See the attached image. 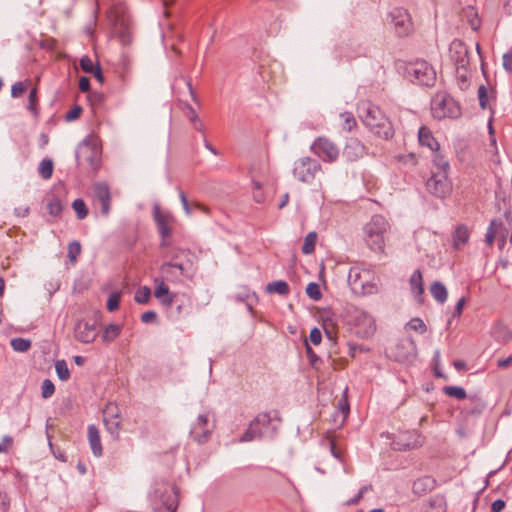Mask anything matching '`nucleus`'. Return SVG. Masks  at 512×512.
<instances>
[{
  "label": "nucleus",
  "mask_w": 512,
  "mask_h": 512,
  "mask_svg": "<svg viewBox=\"0 0 512 512\" xmlns=\"http://www.w3.org/2000/svg\"><path fill=\"white\" fill-rule=\"evenodd\" d=\"M357 113L362 123L377 137L389 140L394 136V128L389 118L371 102H360Z\"/></svg>",
  "instance_id": "f257e3e1"
},
{
  "label": "nucleus",
  "mask_w": 512,
  "mask_h": 512,
  "mask_svg": "<svg viewBox=\"0 0 512 512\" xmlns=\"http://www.w3.org/2000/svg\"><path fill=\"white\" fill-rule=\"evenodd\" d=\"M345 324L357 337L362 339L372 337L377 330L374 316L359 307H350L347 309Z\"/></svg>",
  "instance_id": "f03ea898"
},
{
  "label": "nucleus",
  "mask_w": 512,
  "mask_h": 512,
  "mask_svg": "<svg viewBox=\"0 0 512 512\" xmlns=\"http://www.w3.org/2000/svg\"><path fill=\"white\" fill-rule=\"evenodd\" d=\"M390 230L389 222L381 215H375L364 226V239L374 252H385V234Z\"/></svg>",
  "instance_id": "7ed1b4c3"
},
{
  "label": "nucleus",
  "mask_w": 512,
  "mask_h": 512,
  "mask_svg": "<svg viewBox=\"0 0 512 512\" xmlns=\"http://www.w3.org/2000/svg\"><path fill=\"white\" fill-rule=\"evenodd\" d=\"M152 497L156 512H161L162 508L168 512L177 511L179 499L178 488L175 485H169L163 481L157 482Z\"/></svg>",
  "instance_id": "20e7f679"
},
{
  "label": "nucleus",
  "mask_w": 512,
  "mask_h": 512,
  "mask_svg": "<svg viewBox=\"0 0 512 512\" xmlns=\"http://www.w3.org/2000/svg\"><path fill=\"white\" fill-rule=\"evenodd\" d=\"M431 113L438 120L458 118L461 115V108L449 94L438 92L431 101Z\"/></svg>",
  "instance_id": "39448f33"
},
{
  "label": "nucleus",
  "mask_w": 512,
  "mask_h": 512,
  "mask_svg": "<svg viewBox=\"0 0 512 512\" xmlns=\"http://www.w3.org/2000/svg\"><path fill=\"white\" fill-rule=\"evenodd\" d=\"M406 75L412 82L424 86H433L436 81V72L425 60H416L406 66Z\"/></svg>",
  "instance_id": "423d86ee"
},
{
  "label": "nucleus",
  "mask_w": 512,
  "mask_h": 512,
  "mask_svg": "<svg viewBox=\"0 0 512 512\" xmlns=\"http://www.w3.org/2000/svg\"><path fill=\"white\" fill-rule=\"evenodd\" d=\"M153 217L161 237L160 247H170L173 225L175 224L174 216L169 212L161 210L159 206H155Z\"/></svg>",
  "instance_id": "0eeeda50"
},
{
  "label": "nucleus",
  "mask_w": 512,
  "mask_h": 512,
  "mask_svg": "<svg viewBox=\"0 0 512 512\" xmlns=\"http://www.w3.org/2000/svg\"><path fill=\"white\" fill-rule=\"evenodd\" d=\"M312 152L324 162H335L340 155L339 147L331 139L321 136L314 140L311 145Z\"/></svg>",
  "instance_id": "6e6552de"
},
{
  "label": "nucleus",
  "mask_w": 512,
  "mask_h": 512,
  "mask_svg": "<svg viewBox=\"0 0 512 512\" xmlns=\"http://www.w3.org/2000/svg\"><path fill=\"white\" fill-rule=\"evenodd\" d=\"M321 170V165L310 157L298 159L294 164L293 174L303 183H311L316 174Z\"/></svg>",
  "instance_id": "1a4fd4ad"
},
{
  "label": "nucleus",
  "mask_w": 512,
  "mask_h": 512,
  "mask_svg": "<svg viewBox=\"0 0 512 512\" xmlns=\"http://www.w3.org/2000/svg\"><path fill=\"white\" fill-rule=\"evenodd\" d=\"M426 188L432 195L438 198H446L452 191V184L447 173L437 172L427 180Z\"/></svg>",
  "instance_id": "9d476101"
},
{
  "label": "nucleus",
  "mask_w": 512,
  "mask_h": 512,
  "mask_svg": "<svg viewBox=\"0 0 512 512\" xmlns=\"http://www.w3.org/2000/svg\"><path fill=\"white\" fill-rule=\"evenodd\" d=\"M390 16L394 29L399 36H407L413 31V23L407 10L395 8Z\"/></svg>",
  "instance_id": "9b49d317"
},
{
  "label": "nucleus",
  "mask_w": 512,
  "mask_h": 512,
  "mask_svg": "<svg viewBox=\"0 0 512 512\" xmlns=\"http://www.w3.org/2000/svg\"><path fill=\"white\" fill-rule=\"evenodd\" d=\"M213 429L214 424L210 423L209 415L201 414L193 424L190 434L198 443H205L209 439Z\"/></svg>",
  "instance_id": "f8f14e48"
},
{
  "label": "nucleus",
  "mask_w": 512,
  "mask_h": 512,
  "mask_svg": "<svg viewBox=\"0 0 512 512\" xmlns=\"http://www.w3.org/2000/svg\"><path fill=\"white\" fill-rule=\"evenodd\" d=\"M451 59L454 61L457 67V73L460 74V70H466L469 64V55L467 46L460 40H454L450 45Z\"/></svg>",
  "instance_id": "ddd939ff"
},
{
  "label": "nucleus",
  "mask_w": 512,
  "mask_h": 512,
  "mask_svg": "<svg viewBox=\"0 0 512 512\" xmlns=\"http://www.w3.org/2000/svg\"><path fill=\"white\" fill-rule=\"evenodd\" d=\"M415 352L416 345L411 337L402 338L391 348V356L399 362L408 360Z\"/></svg>",
  "instance_id": "4468645a"
},
{
  "label": "nucleus",
  "mask_w": 512,
  "mask_h": 512,
  "mask_svg": "<svg viewBox=\"0 0 512 512\" xmlns=\"http://www.w3.org/2000/svg\"><path fill=\"white\" fill-rule=\"evenodd\" d=\"M103 421L109 433L118 435L120 429V410L114 403H108L103 410Z\"/></svg>",
  "instance_id": "2eb2a0df"
},
{
  "label": "nucleus",
  "mask_w": 512,
  "mask_h": 512,
  "mask_svg": "<svg viewBox=\"0 0 512 512\" xmlns=\"http://www.w3.org/2000/svg\"><path fill=\"white\" fill-rule=\"evenodd\" d=\"M370 271L359 267H352L348 273V282L356 292H364L366 284L370 280Z\"/></svg>",
  "instance_id": "dca6fc26"
},
{
  "label": "nucleus",
  "mask_w": 512,
  "mask_h": 512,
  "mask_svg": "<svg viewBox=\"0 0 512 512\" xmlns=\"http://www.w3.org/2000/svg\"><path fill=\"white\" fill-rule=\"evenodd\" d=\"M75 338L85 344L92 343L98 335L94 323L79 320L74 328Z\"/></svg>",
  "instance_id": "f3484780"
},
{
  "label": "nucleus",
  "mask_w": 512,
  "mask_h": 512,
  "mask_svg": "<svg viewBox=\"0 0 512 512\" xmlns=\"http://www.w3.org/2000/svg\"><path fill=\"white\" fill-rule=\"evenodd\" d=\"M96 201L101 206V213L107 216L110 212L111 194L109 186L105 183H96L93 187Z\"/></svg>",
  "instance_id": "a211bd4d"
},
{
  "label": "nucleus",
  "mask_w": 512,
  "mask_h": 512,
  "mask_svg": "<svg viewBox=\"0 0 512 512\" xmlns=\"http://www.w3.org/2000/svg\"><path fill=\"white\" fill-rule=\"evenodd\" d=\"M320 317L322 320V327L327 338L335 343L338 332L337 319L335 314L331 310H323L320 314Z\"/></svg>",
  "instance_id": "6ab92c4d"
},
{
  "label": "nucleus",
  "mask_w": 512,
  "mask_h": 512,
  "mask_svg": "<svg viewBox=\"0 0 512 512\" xmlns=\"http://www.w3.org/2000/svg\"><path fill=\"white\" fill-rule=\"evenodd\" d=\"M366 147L357 138H351L345 145L343 156L348 161H356L363 157L365 154Z\"/></svg>",
  "instance_id": "aec40b11"
},
{
  "label": "nucleus",
  "mask_w": 512,
  "mask_h": 512,
  "mask_svg": "<svg viewBox=\"0 0 512 512\" xmlns=\"http://www.w3.org/2000/svg\"><path fill=\"white\" fill-rule=\"evenodd\" d=\"M154 296L165 306H171L174 302V294L170 293L168 285L162 278L154 279Z\"/></svg>",
  "instance_id": "412c9836"
},
{
  "label": "nucleus",
  "mask_w": 512,
  "mask_h": 512,
  "mask_svg": "<svg viewBox=\"0 0 512 512\" xmlns=\"http://www.w3.org/2000/svg\"><path fill=\"white\" fill-rule=\"evenodd\" d=\"M174 270H176L178 272L179 277H180L185 274L186 267L184 266L183 263H178L176 261L175 262H165L160 267V272H161L162 276L166 280L176 283V282H178V276H176V277L170 276L171 272H173Z\"/></svg>",
  "instance_id": "4be33fe9"
},
{
  "label": "nucleus",
  "mask_w": 512,
  "mask_h": 512,
  "mask_svg": "<svg viewBox=\"0 0 512 512\" xmlns=\"http://www.w3.org/2000/svg\"><path fill=\"white\" fill-rule=\"evenodd\" d=\"M491 336L499 343L505 344L512 340V331L502 321H497L491 328Z\"/></svg>",
  "instance_id": "5701e85b"
},
{
  "label": "nucleus",
  "mask_w": 512,
  "mask_h": 512,
  "mask_svg": "<svg viewBox=\"0 0 512 512\" xmlns=\"http://www.w3.org/2000/svg\"><path fill=\"white\" fill-rule=\"evenodd\" d=\"M504 223L501 220L493 219L489 227L487 229L486 235H485V243L487 246L492 247L494 244V241L499 237L503 236L504 233Z\"/></svg>",
  "instance_id": "b1692460"
},
{
  "label": "nucleus",
  "mask_w": 512,
  "mask_h": 512,
  "mask_svg": "<svg viewBox=\"0 0 512 512\" xmlns=\"http://www.w3.org/2000/svg\"><path fill=\"white\" fill-rule=\"evenodd\" d=\"M436 481L430 476L418 478L413 482L412 491L415 495L422 496L435 488Z\"/></svg>",
  "instance_id": "393cba45"
},
{
  "label": "nucleus",
  "mask_w": 512,
  "mask_h": 512,
  "mask_svg": "<svg viewBox=\"0 0 512 512\" xmlns=\"http://www.w3.org/2000/svg\"><path fill=\"white\" fill-rule=\"evenodd\" d=\"M418 140L421 146H425L429 148L433 152H437L439 150V143L434 138L431 130L426 126H422L418 132Z\"/></svg>",
  "instance_id": "a878e982"
},
{
  "label": "nucleus",
  "mask_w": 512,
  "mask_h": 512,
  "mask_svg": "<svg viewBox=\"0 0 512 512\" xmlns=\"http://www.w3.org/2000/svg\"><path fill=\"white\" fill-rule=\"evenodd\" d=\"M470 238V229L465 224H459L456 226L453 234V247L455 249H460L462 246L468 243Z\"/></svg>",
  "instance_id": "bb28decb"
},
{
  "label": "nucleus",
  "mask_w": 512,
  "mask_h": 512,
  "mask_svg": "<svg viewBox=\"0 0 512 512\" xmlns=\"http://www.w3.org/2000/svg\"><path fill=\"white\" fill-rule=\"evenodd\" d=\"M88 440L93 454L97 457L101 456L103 448L101 445L99 430L95 425L88 426Z\"/></svg>",
  "instance_id": "cd10ccee"
},
{
  "label": "nucleus",
  "mask_w": 512,
  "mask_h": 512,
  "mask_svg": "<svg viewBox=\"0 0 512 512\" xmlns=\"http://www.w3.org/2000/svg\"><path fill=\"white\" fill-rule=\"evenodd\" d=\"M426 512H447V503L442 495H434L427 501Z\"/></svg>",
  "instance_id": "c85d7f7f"
},
{
  "label": "nucleus",
  "mask_w": 512,
  "mask_h": 512,
  "mask_svg": "<svg viewBox=\"0 0 512 512\" xmlns=\"http://www.w3.org/2000/svg\"><path fill=\"white\" fill-rule=\"evenodd\" d=\"M265 291L269 294H279L281 296H287L290 293V287L286 281L277 280L270 282L265 287Z\"/></svg>",
  "instance_id": "c756f323"
},
{
  "label": "nucleus",
  "mask_w": 512,
  "mask_h": 512,
  "mask_svg": "<svg viewBox=\"0 0 512 512\" xmlns=\"http://www.w3.org/2000/svg\"><path fill=\"white\" fill-rule=\"evenodd\" d=\"M400 438L401 440H412L403 442L401 444V448L403 449H414L416 447L421 446L422 444L421 437L416 431L403 433L401 434Z\"/></svg>",
  "instance_id": "7c9ffc66"
},
{
  "label": "nucleus",
  "mask_w": 512,
  "mask_h": 512,
  "mask_svg": "<svg viewBox=\"0 0 512 512\" xmlns=\"http://www.w3.org/2000/svg\"><path fill=\"white\" fill-rule=\"evenodd\" d=\"M430 292L433 298L441 304L446 302L448 298L446 287L439 281H435L431 284Z\"/></svg>",
  "instance_id": "2f4dec72"
},
{
  "label": "nucleus",
  "mask_w": 512,
  "mask_h": 512,
  "mask_svg": "<svg viewBox=\"0 0 512 512\" xmlns=\"http://www.w3.org/2000/svg\"><path fill=\"white\" fill-rule=\"evenodd\" d=\"M263 435L262 429L253 421H251L248 429L240 438L241 442H250L256 438H260Z\"/></svg>",
  "instance_id": "473e14b6"
},
{
  "label": "nucleus",
  "mask_w": 512,
  "mask_h": 512,
  "mask_svg": "<svg viewBox=\"0 0 512 512\" xmlns=\"http://www.w3.org/2000/svg\"><path fill=\"white\" fill-rule=\"evenodd\" d=\"M110 18L114 21L115 24L119 23L126 27L125 6L122 4L112 6L110 9Z\"/></svg>",
  "instance_id": "72a5a7b5"
},
{
  "label": "nucleus",
  "mask_w": 512,
  "mask_h": 512,
  "mask_svg": "<svg viewBox=\"0 0 512 512\" xmlns=\"http://www.w3.org/2000/svg\"><path fill=\"white\" fill-rule=\"evenodd\" d=\"M184 114L191 121V123L193 124V127L197 131H202L203 130V123L199 119L196 111L194 110V108L191 105H189V104L185 105V107H184Z\"/></svg>",
  "instance_id": "f704fd0d"
},
{
  "label": "nucleus",
  "mask_w": 512,
  "mask_h": 512,
  "mask_svg": "<svg viewBox=\"0 0 512 512\" xmlns=\"http://www.w3.org/2000/svg\"><path fill=\"white\" fill-rule=\"evenodd\" d=\"M121 327L119 325L115 324H109L105 327L103 334H102V340L105 343H110L114 341L120 334Z\"/></svg>",
  "instance_id": "c9c22d12"
},
{
  "label": "nucleus",
  "mask_w": 512,
  "mask_h": 512,
  "mask_svg": "<svg viewBox=\"0 0 512 512\" xmlns=\"http://www.w3.org/2000/svg\"><path fill=\"white\" fill-rule=\"evenodd\" d=\"M410 285H411V289L413 291V293H415V295H422L423 292H424V288H423V282H422V274L420 272V270H416L413 272V274L411 275V278H410Z\"/></svg>",
  "instance_id": "e433bc0d"
},
{
  "label": "nucleus",
  "mask_w": 512,
  "mask_h": 512,
  "mask_svg": "<svg viewBox=\"0 0 512 512\" xmlns=\"http://www.w3.org/2000/svg\"><path fill=\"white\" fill-rule=\"evenodd\" d=\"M179 197H180L181 203H182L183 208H184V210H185L187 215H191L192 207L197 208V209H199L200 211H202V212H204L206 214L209 213V209L206 206H204V205H202L200 203H193L192 205H190L188 203L186 194L183 191H180Z\"/></svg>",
  "instance_id": "4c0bfd02"
},
{
  "label": "nucleus",
  "mask_w": 512,
  "mask_h": 512,
  "mask_svg": "<svg viewBox=\"0 0 512 512\" xmlns=\"http://www.w3.org/2000/svg\"><path fill=\"white\" fill-rule=\"evenodd\" d=\"M317 240H318V235L316 232L312 231V232L308 233L304 239V243L302 246V252L306 255L314 252Z\"/></svg>",
  "instance_id": "58836bf2"
},
{
  "label": "nucleus",
  "mask_w": 512,
  "mask_h": 512,
  "mask_svg": "<svg viewBox=\"0 0 512 512\" xmlns=\"http://www.w3.org/2000/svg\"><path fill=\"white\" fill-rule=\"evenodd\" d=\"M342 120L341 127L347 132H351L357 126V121L351 112H344L340 114Z\"/></svg>",
  "instance_id": "ea45409f"
},
{
  "label": "nucleus",
  "mask_w": 512,
  "mask_h": 512,
  "mask_svg": "<svg viewBox=\"0 0 512 512\" xmlns=\"http://www.w3.org/2000/svg\"><path fill=\"white\" fill-rule=\"evenodd\" d=\"M55 370L61 381H67L70 378V371L65 360L56 361Z\"/></svg>",
  "instance_id": "a19ab883"
},
{
  "label": "nucleus",
  "mask_w": 512,
  "mask_h": 512,
  "mask_svg": "<svg viewBox=\"0 0 512 512\" xmlns=\"http://www.w3.org/2000/svg\"><path fill=\"white\" fill-rule=\"evenodd\" d=\"M10 344H11V347L13 348V350L17 351V352H26L31 347V341L30 340L24 339V338H20V337L13 338L10 341Z\"/></svg>",
  "instance_id": "79ce46f5"
},
{
  "label": "nucleus",
  "mask_w": 512,
  "mask_h": 512,
  "mask_svg": "<svg viewBox=\"0 0 512 512\" xmlns=\"http://www.w3.org/2000/svg\"><path fill=\"white\" fill-rule=\"evenodd\" d=\"M81 254V244L78 241H72L68 244L67 255L72 264L76 263Z\"/></svg>",
  "instance_id": "37998d69"
},
{
  "label": "nucleus",
  "mask_w": 512,
  "mask_h": 512,
  "mask_svg": "<svg viewBox=\"0 0 512 512\" xmlns=\"http://www.w3.org/2000/svg\"><path fill=\"white\" fill-rule=\"evenodd\" d=\"M39 173L43 179H50L53 173V162L50 159H44L39 165Z\"/></svg>",
  "instance_id": "c03bdc74"
},
{
  "label": "nucleus",
  "mask_w": 512,
  "mask_h": 512,
  "mask_svg": "<svg viewBox=\"0 0 512 512\" xmlns=\"http://www.w3.org/2000/svg\"><path fill=\"white\" fill-rule=\"evenodd\" d=\"M151 297V290L147 286L140 287L134 296V299L139 304H146L149 302Z\"/></svg>",
  "instance_id": "a18cd8bd"
},
{
  "label": "nucleus",
  "mask_w": 512,
  "mask_h": 512,
  "mask_svg": "<svg viewBox=\"0 0 512 512\" xmlns=\"http://www.w3.org/2000/svg\"><path fill=\"white\" fill-rule=\"evenodd\" d=\"M47 211L50 215L52 216H59L62 212V204H61V201L56 198V197H53L51 198L48 202H47Z\"/></svg>",
  "instance_id": "49530a36"
},
{
  "label": "nucleus",
  "mask_w": 512,
  "mask_h": 512,
  "mask_svg": "<svg viewBox=\"0 0 512 512\" xmlns=\"http://www.w3.org/2000/svg\"><path fill=\"white\" fill-rule=\"evenodd\" d=\"M72 208L77 214V218L82 220L88 215V209L82 199H76L72 203Z\"/></svg>",
  "instance_id": "de8ad7c7"
},
{
  "label": "nucleus",
  "mask_w": 512,
  "mask_h": 512,
  "mask_svg": "<svg viewBox=\"0 0 512 512\" xmlns=\"http://www.w3.org/2000/svg\"><path fill=\"white\" fill-rule=\"evenodd\" d=\"M443 391L447 396L454 397L459 400L466 398V392L462 387L446 386Z\"/></svg>",
  "instance_id": "09e8293b"
},
{
  "label": "nucleus",
  "mask_w": 512,
  "mask_h": 512,
  "mask_svg": "<svg viewBox=\"0 0 512 512\" xmlns=\"http://www.w3.org/2000/svg\"><path fill=\"white\" fill-rule=\"evenodd\" d=\"M27 109L35 116L38 114V96L36 87L31 89L29 93Z\"/></svg>",
  "instance_id": "8fccbe9b"
},
{
  "label": "nucleus",
  "mask_w": 512,
  "mask_h": 512,
  "mask_svg": "<svg viewBox=\"0 0 512 512\" xmlns=\"http://www.w3.org/2000/svg\"><path fill=\"white\" fill-rule=\"evenodd\" d=\"M121 300V294L119 292H113L109 295L107 300V309L110 312L116 311L119 308Z\"/></svg>",
  "instance_id": "3c124183"
},
{
  "label": "nucleus",
  "mask_w": 512,
  "mask_h": 512,
  "mask_svg": "<svg viewBox=\"0 0 512 512\" xmlns=\"http://www.w3.org/2000/svg\"><path fill=\"white\" fill-rule=\"evenodd\" d=\"M306 293L312 300L315 301L320 300L322 297L319 285L314 282H311L307 285Z\"/></svg>",
  "instance_id": "603ef678"
},
{
  "label": "nucleus",
  "mask_w": 512,
  "mask_h": 512,
  "mask_svg": "<svg viewBox=\"0 0 512 512\" xmlns=\"http://www.w3.org/2000/svg\"><path fill=\"white\" fill-rule=\"evenodd\" d=\"M407 327L409 329H411V330H414V331L420 333V334L425 333L426 330H427V327H426L425 323L420 318H413V319H411L408 322Z\"/></svg>",
  "instance_id": "864d4df0"
},
{
  "label": "nucleus",
  "mask_w": 512,
  "mask_h": 512,
  "mask_svg": "<svg viewBox=\"0 0 512 512\" xmlns=\"http://www.w3.org/2000/svg\"><path fill=\"white\" fill-rule=\"evenodd\" d=\"M29 81L26 80L25 82H16L12 85L11 88V95L14 98H18L24 94V92L27 90V83Z\"/></svg>",
  "instance_id": "5fc2aeb1"
},
{
  "label": "nucleus",
  "mask_w": 512,
  "mask_h": 512,
  "mask_svg": "<svg viewBox=\"0 0 512 512\" xmlns=\"http://www.w3.org/2000/svg\"><path fill=\"white\" fill-rule=\"evenodd\" d=\"M55 386L51 380L45 379L41 386V395L43 398H49L54 394Z\"/></svg>",
  "instance_id": "6e6d98bb"
},
{
  "label": "nucleus",
  "mask_w": 512,
  "mask_h": 512,
  "mask_svg": "<svg viewBox=\"0 0 512 512\" xmlns=\"http://www.w3.org/2000/svg\"><path fill=\"white\" fill-rule=\"evenodd\" d=\"M433 162L440 170L439 172L447 173V170L449 169V163H448V161L445 160V158L440 153H438V151L436 152V154L434 156Z\"/></svg>",
  "instance_id": "4d7b16f0"
},
{
  "label": "nucleus",
  "mask_w": 512,
  "mask_h": 512,
  "mask_svg": "<svg viewBox=\"0 0 512 512\" xmlns=\"http://www.w3.org/2000/svg\"><path fill=\"white\" fill-rule=\"evenodd\" d=\"M254 422L263 430L271 423V417L269 413H259L255 418Z\"/></svg>",
  "instance_id": "13d9d810"
},
{
  "label": "nucleus",
  "mask_w": 512,
  "mask_h": 512,
  "mask_svg": "<svg viewBox=\"0 0 512 512\" xmlns=\"http://www.w3.org/2000/svg\"><path fill=\"white\" fill-rule=\"evenodd\" d=\"M80 67L85 73H92L96 68L93 61L88 56H84L80 59Z\"/></svg>",
  "instance_id": "bf43d9fd"
},
{
  "label": "nucleus",
  "mask_w": 512,
  "mask_h": 512,
  "mask_svg": "<svg viewBox=\"0 0 512 512\" xmlns=\"http://www.w3.org/2000/svg\"><path fill=\"white\" fill-rule=\"evenodd\" d=\"M11 500L9 495L0 490V512H8L10 509Z\"/></svg>",
  "instance_id": "052dcab7"
},
{
  "label": "nucleus",
  "mask_w": 512,
  "mask_h": 512,
  "mask_svg": "<svg viewBox=\"0 0 512 512\" xmlns=\"http://www.w3.org/2000/svg\"><path fill=\"white\" fill-rule=\"evenodd\" d=\"M478 99L479 104L482 109H485L488 103V95H487V89L484 85L479 86L478 88Z\"/></svg>",
  "instance_id": "680f3d73"
},
{
  "label": "nucleus",
  "mask_w": 512,
  "mask_h": 512,
  "mask_svg": "<svg viewBox=\"0 0 512 512\" xmlns=\"http://www.w3.org/2000/svg\"><path fill=\"white\" fill-rule=\"evenodd\" d=\"M82 113V107L76 105L71 110H69L65 116L67 121H73L80 117Z\"/></svg>",
  "instance_id": "e2e57ef3"
},
{
  "label": "nucleus",
  "mask_w": 512,
  "mask_h": 512,
  "mask_svg": "<svg viewBox=\"0 0 512 512\" xmlns=\"http://www.w3.org/2000/svg\"><path fill=\"white\" fill-rule=\"evenodd\" d=\"M470 401L475 405L471 410L472 413L479 414L485 409V403L478 397H470Z\"/></svg>",
  "instance_id": "0e129e2a"
},
{
  "label": "nucleus",
  "mask_w": 512,
  "mask_h": 512,
  "mask_svg": "<svg viewBox=\"0 0 512 512\" xmlns=\"http://www.w3.org/2000/svg\"><path fill=\"white\" fill-rule=\"evenodd\" d=\"M167 251L165 253V256L166 257H170L171 258V262H175L176 259L179 257V254H184L186 253L187 251L185 250H181V249H176V248H173V247H168V248H165Z\"/></svg>",
  "instance_id": "69168bd1"
},
{
  "label": "nucleus",
  "mask_w": 512,
  "mask_h": 512,
  "mask_svg": "<svg viewBox=\"0 0 512 512\" xmlns=\"http://www.w3.org/2000/svg\"><path fill=\"white\" fill-rule=\"evenodd\" d=\"M309 339L314 345H318L321 343L322 334L318 328H314L310 331Z\"/></svg>",
  "instance_id": "338daca9"
},
{
  "label": "nucleus",
  "mask_w": 512,
  "mask_h": 512,
  "mask_svg": "<svg viewBox=\"0 0 512 512\" xmlns=\"http://www.w3.org/2000/svg\"><path fill=\"white\" fill-rule=\"evenodd\" d=\"M306 353L307 357L309 359L310 364L315 367L318 362H320V358L315 354V352L312 350V348L306 344Z\"/></svg>",
  "instance_id": "774afa93"
}]
</instances>
